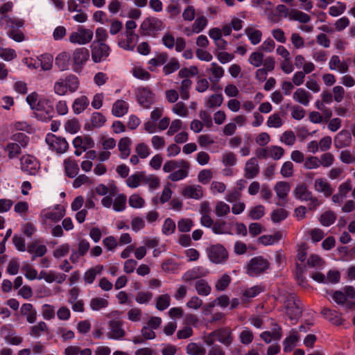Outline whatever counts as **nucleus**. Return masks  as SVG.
<instances>
[{
    "label": "nucleus",
    "instance_id": "1a4fd4ad",
    "mask_svg": "<svg viewBox=\"0 0 355 355\" xmlns=\"http://www.w3.org/2000/svg\"><path fill=\"white\" fill-rule=\"evenodd\" d=\"M21 170L30 175H35L40 169L39 161L31 155H24L20 158Z\"/></svg>",
    "mask_w": 355,
    "mask_h": 355
},
{
    "label": "nucleus",
    "instance_id": "423d86ee",
    "mask_svg": "<svg viewBox=\"0 0 355 355\" xmlns=\"http://www.w3.org/2000/svg\"><path fill=\"white\" fill-rule=\"evenodd\" d=\"M207 252L209 259L216 264L225 263L229 257L227 250L219 243L211 245L207 249Z\"/></svg>",
    "mask_w": 355,
    "mask_h": 355
},
{
    "label": "nucleus",
    "instance_id": "09e8293b",
    "mask_svg": "<svg viewBox=\"0 0 355 355\" xmlns=\"http://www.w3.org/2000/svg\"><path fill=\"white\" fill-rule=\"evenodd\" d=\"M223 102V96L221 94L211 95L205 102V105L208 108H214L220 107Z\"/></svg>",
    "mask_w": 355,
    "mask_h": 355
},
{
    "label": "nucleus",
    "instance_id": "4468645a",
    "mask_svg": "<svg viewBox=\"0 0 355 355\" xmlns=\"http://www.w3.org/2000/svg\"><path fill=\"white\" fill-rule=\"evenodd\" d=\"M334 301L343 306L345 311H352L355 309V302L349 300L345 294L341 291H336L332 294Z\"/></svg>",
    "mask_w": 355,
    "mask_h": 355
},
{
    "label": "nucleus",
    "instance_id": "79ce46f5",
    "mask_svg": "<svg viewBox=\"0 0 355 355\" xmlns=\"http://www.w3.org/2000/svg\"><path fill=\"white\" fill-rule=\"evenodd\" d=\"M186 353L189 355H205L206 349L198 343H190L186 347Z\"/></svg>",
    "mask_w": 355,
    "mask_h": 355
},
{
    "label": "nucleus",
    "instance_id": "c85d7f7f",
    "mask_svg": "<svg viewBox=\"0 0 355 355\" xmlns=\"http://www.w3.org/2000/svg\"><path fill=\"white\" fill-rule=\"evenodd\" d=\"M70 58L71 55L69 53L66 51H63L56 56L55 59V64L60 71H66L69 69Z\"/></svg>",
    "mask_w": 355,
    "mask_h": 355
},
{
    "label": "nucleus",
    "instance_id": "ea45409f",
    "mask_svg": "<svg viewBox=\"0 0 355 355\" xmlns=\"http://www.w3.org/2000/svg\"><path fill=\"white\" fill-rule=\"evenodd\" d=\"M5 150L8 152V157L10 159L17 158L21 153V147L17 143H8Z\"/></svg>",
    "mask_w": 355,
    "mask_h": 355
},
{
    "label": "nucleus",
    "instance_id": "3c124183",
    "mask_svg": "<svg viewBox=\"0 0 355 355\" xmlns=\"http://www.w3.org/2000/svg\"><path fill=\"white\" fill-rule=\"evenodd\" d=\"M297 340L298 337L295 334L286 337L283 342L284 352L286 353L291 352L296 345Z\"/></svg>",
    "mask_w": 355,
    "mask_h": 355
},
{
    "label": "nucleus",
    "instance_id": "de8ad7c7",
    "mask_svg": "<svg viewBox=\"0 0 355 355\" xmlns=\"http://www.w3.org/2000/svg\"><path fill=\"white\" fill-rule=\"evenodd\" d=\"M290 19L306 24L311 20V17L306 13L295 9H293L290 11Z\"/></svg>",
    "mask_w": 355,
    "mask_h": 355
},
{
    "label": "nucleus",
    "instance_id": "37998d69",
    "mask_svg": "<svg viewBox=\"0 0 355 355\" xmlns=\"http://www.w3.org/2000/svg\"><path fill=\"white\" fill-rule=\"evenodd\" d=\"M282 237L280 232H276L273 235H263L259 238V243L264 245H272L279 241Z\"/></svg>",
    "mask_w": 355,
    "mask_h": 355
},
{
    "label": "nucleus",
    "instance_id": "f704fd0d",
    "mask_svg": "<svg viewBox=\"0 0 355 355\" xmlns=\"http://www.w3.org/2000/svg\"><path fill=\"white\" fill-rule=\"evenodd\" d=\"M128 110V104L123 100H117L112 106V114L117 117L125 115Z\"/></svg>",
    "mask_w": 355,
    "mask_h": 355
},
{
    "label": "nucleus",
    "instance_id": "8fccbe9b",
    "mask_svg": "<svg viewBox=\"0 0 355 355\" xmlns=\"http://www.w3.org/2000/svg\"><path fill=\"white\" fill-rule=\"evenodd\" d=\"M180 67V64L179 61L175 58H172L170 59L169 62L164 65L163 67V72L165 75H169Z\"/></svg>",
    "mask_w": 355,
    "mask_h": 355
},
{
    "label": "nucleus",
    "instance_id": "f3484780",
    "mask_svg": "<svg viewBox=\"0 0 355 355\" xmlns=\"http://www.w3.org/2000/svg\"><path fill=\"white\" fill-rule=\"evenodd\" d=\"M216 334L217 340L226 347L230 346L234 340L232 330L229 327L216 329Z\"/></svg>",
    "mask_w": 355,
    "mask_h": 355
},
{
    "label": "nucleus",
    "instance_id": "f257e3e1",
    "mask_svg": "<svg viewBox=\"0 0 355 355\" xmlns=\"http://www.w3.org/2000/svg\"><path fill=\"white\" fill-rule=\"evenodd\" d=\"M24 25V20L8 15L0 17V26L7 35L17 42L25 40L26 36L20 30Z\"/></svg>",
    "mask_w": 355,
    "mask_h": 355
},
{
    "label": "nucleus",
    "instance_id": "4be33fe9",
    "mask_svg": "<svg viewBox=\"0 0 355 355\" xmlns=\"http://www.w3.org/2000/svg\"><path fill=\"white\" fill-rule=\"evenodd\" d=\"M293 195L295 198L302 201H308L313 195L309 190L306 184L302 182L298 184L293 190Z\"/></svg>",
    "mask_w": 355,
    "mask_h": 355
},
{
    "label": "nucleus",
    "instance_id": "a211bd4d",
    "mask_svg": "<svg viewBox=\"0 0 355 355\" xmlns=\"http://www.w3.org/2000/svg\"><path fill=\"white\" fill-rule=\"evenodd\" d=\"M321 313L326 320L336 326L342 325L345 321L342 316V313H338L337 311L334 309L323 308Z\"/></svg>",
    "mask_w": 355,
    "mask_h": 355
},
{
    "label": "nucleus",
    "instance_id": "4c0bfd02",
    "mask_svg": "<svg viewBox=\"0 0 355 355\" xmlns=\"http://www.w3.org/2000/svg\"><path fill=\"white\" fill-rule=\"evenodd\" d=\"M64 81L65 85L71 93H73L78 90L80 83L76 76L73 74H69L65 77Z\"/></svg>",
    "mask_w": 355,
    "mask_h": 355
},
{
    "label": "nucleus",
    "instance_id": "58836bf2",
    "mask_svg": "<svg viewBox=\"0 0 355 355\" xmlns=\"http://www.w3.org/2000/svg\"><path fill=\"white\" fill-rule=\"evenodd\" d=\"M180 169L173 171L170 173V175L168 176V178L173 182H177L181 180H183L184 178H187L188 176V171L190 168V164L188 162V166L187 167H180Z\"/></svg>",
    "mask_w": 355,
    "mask_h": 355
},
{
    "label": "nucleus",
    "instance_id": "680f3d73",
    "mask_svg": "<svg viewBox=\"0 0 355 355\" xmlns=\"http://www.w3.org/2000/svg\"><path fill=\"white\" fill-rule=\"evenodd\" d=\"M168 58V53L166 52H162L157 54L155 58L150 59L148 62V64L154 67L161 66L166 62Z\"/></svg>",
    "mask_w": 355,
    "mask_h": 355
},
{
    "label": "nucleus",
    "instance_id": "2eb2a0df",
    "mask_svg": "<svg viewBox=\"0 0 355 355\" xmlns=\"http://www.w3.org/2000/svg\"><path fill=\"white\" fill-rule=\"evenodd\" d=\"M123 322L119 320H112L109 321L110 332L107 334L108 338L119 340L124 337L125 332L122 328Z\"/></svg>",
    "mask_w": 355,
    "mask_h": 355
},
{
    "label": "nucleus",
    "instance_id": "13d9d810",
    "mask_svg": "<svg viewBox=\"0 0 355 355\" xmlns=\"http://www.w3.org/2000/svg\"><path fill=\"white\" fill-rule=\"evenodd\" d=\"M265 291V286L262 285H256L246 289L243 293V297L247 298L254 297Z\"/></svg>",
    "mask_w": 355,
    "mask_h": 355
},
{
    "label": "nucleus",
    "instance_id": "9d476101",
    "mask_svg": "<svg viewBox=\"0 0 355 355\" xmlns=\"http://www.w3.org/2000/svg\"><path fill=\"white\" fill-rule=\"evenodd\" d=\"M153 93L148 87H140L136 92L138 103L144 109H148L154 103Z\"/></svg>",
    "mask_w": 355,
    "mask_h": 355
},
{
    "label": "nucleus",
    "instance_id": "20e7f679",
    "mask_svg": "<svg viewBox=\"0 0 355 355\" xmlns=\"http://www.w3.org/2000/svg\"><path fill=\"white\" fill-rule=\"evenodd\" d=\"M71 69L78 73H80L84 66L89 60V51L85 47L76 49L71 55Z\"/></svg>",
    "mask_w": 355,
    "mask_h": 355
},
{
    "label": "nucleus",
    "instance_id": "4d7b16f0",
    "mask_svg": "<svg viewBox=\"0 0 355 355\" xmlns=\"http://www.w3.org/2000/svg\"><path fill=\"white\" fill-rule=\"evenodd\" d=\"M90 307L93 311H99L108 305L107 300L101 297H94L90 301Z\"/></svg>",
    "mask_w": 355,
    "mask_h": 355
},
{
    "label": "nucleus",
    "instance_id": "cd10ccee",
    "mask_svg": "<svg viewBox=\"0 0 355 355\" xmlns=\"http://www.w3.org/2000/svg\"><path fill=\"white\" fill-rule=\"evenodd\" d=\"M91 125L85 124V129L87 130L92 128H100L106 122V118L101 112H94L91 116Z\"/></svg>",
    "mask_w": 355,
    "mask_h": 355
},
{
    "label": "nucleus",
    "instance_id": "b1692460",
    "mask_svg": "<svg viewBox=\"0 0 355 355\" xmlns=\"http://www.w3.org/2000/svg\"><path fill=\"white\" fill-rule=\"evenodd\" d=\"M64 166L66 175L70 178L76 177L79 172V166L77 162L71 157H68L64 161Z\"/></svg>",
    "mask_w": 355,
    "mask_h": 355
},
{
    "label": "nucleus",
    "instance_id": "a18cd8bd",
    "mask_svg": "<svg viewBox=\"0 0 355 355\" xmlns=\"http://www.w3.org/2000/svg\"><path fill=\"white\" fill-rule=\"evenodd\" d=\"M192 81L190 79H184L181 82L179 88V92L183 100H188L190 97L189 90L192 85Z\"/></svg>",
    "mask_w": 355,
    "mask_h": 355
},
{
    "label": "nucleus",
    "instance_id": "0e129e2a",
    "mask_svg": "<svg viewBox=\"0 0 355 355\" xmlns=\"http://www.w3.org/2000/svg\"><path fill=\"white\" fill-rule=\"evenodd\" d=\"M170 301V296L168 294L162 295L157 300L156 308L159 311H164L169 306Z\"/></svg>",
    "mask_w": 355,
    "mask_h": 355
},
{
    "label": "nucleus",
    "instance_id": "052dcab7",
    "mask_svg": "<svg viewBox=\"0 0 355 355\" xmlns=\"http://www.w3.org/2000/svg\"><path fill=\"white\" fill-rule=\"evenodd\" d=\"M0 58L5 61L10 62L17 58V53L12 49L1 47Z\"/></svg>",
    "mask_w": 355,
    "mask_h": 355
},
{
    "label": "nucleus",
    "instance_id": "412c9836",
    "mask_svg": "<svg viewBox=\"0 0 355 355\" xmlns=\"http://www.w3.org/2000/svg\"><path fill=\"white\" fill-rule=\"evenodd\" d=\"M259 172L258 162L255 157H252L247 161L245 166L244 176L247 179L255 178Z\"/></svg>",
    "mask_w": 355,
    "mask_h": 355
},
{
    "label": "nucleus",
    "instance_id": "69168bd1",
    "mask_svg": "<svg viewBox=\"0 0 355 355\" xmlns=\"http://www.w3.org/2000/svg\"><path fill=\"white\" fill-rule=\"evenodd\" d=\"M53 91L55 94L59 96H64L67 94L69 89L64 84V81L63 78L58 79L55 83L53 86Z\"/></svg>",
    "mask_w": 355,
    "mask_h": 355
},
{
    "label": "nucleus",
    "instance_id": "e2e57ef3",
    "mask_svg": "<svg viewBox=\"0 0 355 355\" xmlns=\"http://www.w3.org/2000/svg\"><path fill=\"white\" fill-rule=\"evenodd\" d=\"M193 226V222L190 218H181L178 222V228L180 232H188Z\"/></svg>",
    "mask_w": 355,
    "mask_h": 355
},
{
    "label": "nucleus",
    "instance_id": "5fc2aeb1",
    "mask_svg": "<svg viewBox=\"0 0 355 355\" xmlns=\"http://www.w3.org/2000/svg\"><path fill=\"white\" fill-rule=\"evenodd\" d=\"M127 198L125 194H119L114 202L113 209L116 211H121L125 209L126 205Z\"/></svg>",
    "mask_w": 355,
    "mask_h": 355
},
{
    "label": "nucleus",
    "instance_id": "39448f33",
    "mask_svg": "<svg viewBox=\"0 0 355 355\" xmlns=\"http://www.w3.org/2000/svg\"><path fill=\"white\" fill-rule=\"evenodd\" d=\"M35 110L40 112V113H35V114L38 119L42 121L50 120L54 114L52 101L45 97H40Z\"/></svg>",
    "mask_w": 355,
    "mask_h": 355
},
{
    "label": "nucleus",
    "instance_id": "774afa93",
    "mask_svg": "<svg viewBox=\"0 0 355 355\" xmlns=\"http://www.w3.org/2000/svg\"><path fill=\"white\" fill-rule=\"evenodd\" d=\"M230 206L223 201H219L216 203L215 207L216 215L218 217L226 216L230 213Z\"/></svg>",
    "mask_w": 355,
    "mask_h": 355
},
{
    "label": "nucleus",
    "instance_id": "6e6552de",
    "mask_svg": "<svg viewBox=\"0 0 355 355\" xmlns=\"http://www.w3.org/2000/svg\"><path fill=\"white\" fill-rule=\"evenodd\" d=\"M45 140L49 148L58 154H62L69 148V144L64 137L49 133Z\"/></svg>",
    "mask_w": 355,
    "mask_h": 355
},
{
    "label": "nucleus",
    "instance_id": "ddd939ff",
    "mask_svg": "<svg viewBox=\"0 0 355 355\" xmlns=\"http://www.w3.org/2000/svg\"><path fill=\"white\" fill-rule=\"evenodd\" d=\"M93 37V32L86 28H80L78 32H74L69 36L71 43L85 44L91 42Z\"/></svg>",
    "mask_w": 355,
    "mask_h": 355
},
{
    "label": "nucleus",
    "instance_id": "9b49d317",
    "mask_svg": "<svg viewBox=\"0 0 355 355\" xmlns=\"http://www.w3.org/2000/svg\"><path fill=\"white\" fill-rule=\"evenodd\" d=\"M92 59L96 62H100L109 56L110 52V46L105 43L93 42L91 46Z\"/></svg>",
    "mask_w": 355,
    "mask_h": 355
},
{
    "label": "nucleus",
    "instance_id": "7ed1b4c3",
    "mask_svg": "<svg viewBox=\"0 0 355 355\" xmlns=\"http://www.w3.org/2000/svg\"><path fill=\"white\" fill-rule=\"evenodd\" d=\"M270 267L269 261L262 256L253 257L248 262L246 272L251 277H257L266 272Z\"/></svg>",
    "mask_w": 355,
    "mask_h": 355
},
{
    "label": "nucleus",
    "instance_id": "c03bdc74",
    "mask_svg": "<svg viewBox=\"0 0 355 355\" xmlns=\"http://www.w3.org/2000/svg\"><path fill=\"white\" fill-rule=\"evenodd\" d=\"M336 218V214L333 211L329 210L321 214L320 223L323 226L329 227L335 223Z\"/></svg>",
    "mask_w": 355,
    "mask_h": 355
},
{
    "label": "nucleus",
    "instance_id": "603ef678",
    "mask_svg": "<svg viewBox=\"0 0 355 355\" xmlns=\"http://www.w3.org/2000/svg\"><path fill=\"white\" fill-rule=\"evenodd\" d=\"M40 65L44 71H49L52 69L53 57L51 54L45 53L40 56Z\"/></svg>",
    "mask_w": 355,
    "mask_h": 355
},
{
    "label": "nucleus",
    "instance_id": "864d4df0",
    "mask_svg": "<svg viewBox=\"0 0 355 355\" xmlns=\"http://www.w3.org/2000/svg\"><path fill=\"white\" fill-rule=\"evenodd\" d=\"M207 23L208 20L205 17L200 16L197 17L192 25L193 32L196 33H199L207 26Z\"/></svg>",
    "mask_w": 355,
    "mask_h": 355
},
{
    "label": "nucleus",
    "instance_id": "a19ab883",
    "mask_svg": "<svg viewBox=\"0 0 355 355\" xmlns=\"http://www.w3.org/2000/svg\"><path fill=\"white\" fill-rule=\"evenodd\" d=\"M245 32L253 45H256L261 42L262 37V33L261 31L248 27L245 28Z\"/></svg>",
    "mask_w": 355,
    "mask_h": 355
},
{
    "label": "nucleus",
    "instance_id": "f03ea898",
    "mask_svg": "<svg viewBox=\"0 0 355 355\" xmlns=\"http://www.w3.org/2000/svg\"><path fill=\"white\" fill-rule=\"evenodd\" d=\"M286 313L291 320H297L302 315L301 302L294 293L285 292L281 295Z\"/></svg>",
    "mask_w": 355,
    "mask_h": 355
},
{
    "label": "nucleus",
    "instance_id": "393cba45",
    "mask_svg": "<svg viewBox=\"0 0 355 355\" xmlns=\"http://www.w3.org/2000/svg\"><path fill=\"white\" fill-rule=\"evenodd\" d=\"M182 195L187 198L198 200L202 197L203 193L201 186L193 185L185 187L182 191Z\"/></svg>",
    "mask_w": 355,
    "mask_h": 355
},
{
    "label": "nucleus",
    "instance_id": "6e6d98bb",
    "mask_svg": "<svg viewBox=\"0 0 355 355\" xmlns=\"http://www.w3.org/2000/svg\"><path fill=\"white\" fill-rule=\"evenodd\" d=\"M11 139L19 144L21 148H26L29 142V137L24 133L18 132L12 135Z\"/></svg>",
    "mask_w": 355,
    "mask_h": 355
},
{
    "label": "nucleus",
    "instance_id": "c756f323",
    "mask_svg": "<svg viewBox=\"0 0 355 355\" xmlns=\"http://www.w3.org/2000/svg\"><path fill=\"white\" fill-rule=\"evenodd\" d=\"M126 40L120 41L119 45L125 50L133 51L138 41V35L135 33H125Z\"/></svg>",
    "mask_w": 355,
    "mask_h": 355
},
{
    "label": "nucleus",
    "instance_id": "bf43d9fd",
    "mask_svg": "<svg viewBox=\"0 0 355 355\" xmlns=\"http://www.w3.org/2000/svg\"><path fill=\"white\" fill-rule=\"evenodd\" d=\"M231 282V277L227 274H224L222 277L216 282L215 288L217 291H225L230 285Z\"/></svg>",
    "mask_w": 355,
    "mask_h": 355
},
{
    "label": "nucleus",
    "instance_id": "a878e982",
    "mask_svg": "<svg viewBox=\"0 0 355 355\" xmlns=\"http://www.w3.org/2000/svg\"><path fill=\"white\" fill-rule=\"evenodd\" d=\"M20 313L22 315H25L28 323L33 324L37 320V311L33 308V304L25 303L22 304L20 309Z\"/></svg>",
    "mask_w": 355,
    "mask_h": 355
},
{
    "label": "nucleus",
    "instance_id": "7c9ffc66",
    "mask_svg": "<svg viewBox=\"0 0 355 355\" xmlns=\"http://www.w3.org/2000/svg\"><path fill=\"white\" fill-rule=\"evenodd\" d=\"M103 270V266L100 264L89 268L84 274L83 279L85 282L89 284H92L94 282L96 275L101 274Z\"/></svg>",
    "mask_w": 355,
    "mask_h": 355
},
{
    "label": "nucleus",
    "instance_id": "bb28decb",
    "mask_svg": "<svg viewBox=\"0 0 355 355\" xmlns=\"http://www.w3.org/2000/svg\"><path fill=\"white\" fill-rule=\"evenodd\" d=\"M132 141L130 138L124 137L121 138L118 144L119 150L120 151V157L121 159H126L130 155V146Z\"/></svg>",
    "mask_w": 355,
    "mask_h": 355
},
{
    "label": "nucleus",
    "instance_id": "72a5a7b5",
    "mask_svg": "<svg viewBox=\"0 0 355 355\" xmlns=\"http://www.w3.org/2000/svg\"><path fill=\"white\" fill-rule=\"evenodd\" d=\"M89 104V101L85 96H81L76 98L72 105V109L75 114L82 113Z\"/></svg>",
    "mask_w": 355,
    "mask_h": 355
},
{
    "label": "nucleus",
    "instance_id": "e433bc0d",
    "mask_svg": "<svg viewBox=\"0 0 355 355\" xmlns=\"http://www.w3.org/2000/svg\"><path fill=\"white\" fill-rule=\"evenodd\" d=\"M188 166V161L184 159L180 160H168L165 162L163 166V171L165 173H170L179 167H187Z\"/></svg>",
    "mask_w": 355,
    "mask_h": 355
},
{
    "label": "nucleus",
    "instance_id": "49530a36",
    "mask_svg": "<svg viewBox=\"0 0 355 355\" xmlns=\"http://www.w3.org/2000/svg\"><path fill=\"white\" fill-rule=\"evenodd\" d=\"M210 71L213 75V78H209V80L212 83H218L219 80L224 76V69L223 67L218 65L215 62L211 63Z\"/></svg>",
    "mask_w": 355,
    "mask_h": 355
},
{
    "label": "nucleus",
    "instance_id": "f8f14e48",
    "mask_svg": "<svg viewBox=\"0 0 355 355\" xmlns=\"http://www.w3.org/2000/svg\"><path fill=\"white\" fill-rule=\"evenodd\" d=\"M274 190L277 197L276 205L280 207L284 206L287 202V196L291 190V184L285 181L276 183Z\"/></svg>",
    "mask_w": 355,
    "mask_h": 355
},
{
    "label": "nucleus",
    "instance_id": "6ab92c4d",
    "mask_svg": "<svg viewBox=\"0 0 355 355\" xmlns=\"http://www.w3.org/2000/svg\"><path fill=\"white\" fill-rule=\"evenodd\" d=\"M351 133L347 130L340 131L334 139V146L338 149L348 147L351 145Z\"/></svg>",
    "mask_w": 355,
    "mask_h": 355
},
{
    "label": "nucleus",
    "instance_id": "338daca9",
    "mask_svg": "<svg viewBox=\"0 0 355 355\" xmlns=\"http://www.w3.org/2000/svg\"><path fill=\"white\" fill-rule=\"evenodd\" d=\"M263 53L259 51L253 52L249 57V62L255 67L261 66L263 60Z\"/></svg>",
    "mask_w": 355,
    "mask_h": 355
},
{
    "label": "nucleus",
    "instance_id": "aec40b11",
    "mask_svg": "<svg viewBox=\"0 0 355 355\" xmlns=\"http://www.w3.org/2000/svg\"><path fill=\"white\" fill-rule=\"evenodd\" d=\"M209 273V271L207 269L205 268L202 266H197L194 267L191 270H189L187 271L182 278L186 282H189L191 280L195 279H200L202 277L207 276V275Z\"/></svg>",
    "mask_w": 355,
    "mask_h": 355
},
{
    "label": "nucleus",
    "instance_id": "473e14b6",
    "mask_svg": "<svg viewBox=\"0 0 355 355\" xmlns=\"http://www.w3.org/2000/svg\"><path fill=\"white\" fill-rule=\"evenodd\" d=\"M49 329L46 323L40 321L37 324L30 327L29 335L33 338H39L44 334H49Z\"/></svg>",
    "mask_w": 355,
    "mask_h": 355
},
{
    "label": "nucleus",
    "instance_id": "0eeeda50",
    "mask_svg": "<svg viewBox=\"0 0 355 355\" xmlns=\"http://www.w3.org/2000/svg\"><path fill=\"white\" fill-rule=\"evenodd\" d=\"M163 29V22L155 17H148L144 20L140 26L141 35H154L155 32Z\"/></svg>",
    "mask_w": 355,
    "mask_h": 355
},
{
    "label": "nucleus",
    "instance_id": "c9c22d12",
    "mask_svg": "<svg viewBox=\"0 0 355 355\" xmlns=\"http://www.w3.org/2000/svg\"><path fill=\"white\" fill-rule=\"evenodd\" d=\"M195 289L197 293L201 296H207L211 291V286L204 279H198L195 282Z\"/></svg>",
    "mask_w": 355,
    "mask_h": 355
},
{
    "label": "nucleus",
    "instance_id": "dca6fc26",
    "mask_svg": "<svg viewBox=\"0 0 355 355\" xmlns=\"http://www.w3.org/2000/svg\"><path fill=\"white\" fill-rule=\"evenodd\" d=\"M90 248L89 243L85 239H80L78 243V250H72L69 257L70 261L76 264L78 262L80 257L85 256Z\"/></svg>",
    "mask_w": 355,
    "mask_h": 355
},
{
    "label": "nucleus",
    "instance_id": "5701e85b",
    "mask_svg": "<svg viewBox=\"0 0 355 355\" xmlns=\"http://www.w3.org/2000/svg\"><path fill=\"white\" fill-rule=\"evenodd\" d=\"M314 187L320 193H323L326 198L331 196L334 192V189L331 184L323 178H318L315 180Z\"/></svg>",
    "mask_w": 355,
    "mask_h": 355
},
{
    "label": "nucleus",
    "instance_id": "2f4dec72",
    "mask_svg": "<svg viewBox=\"0 0 355 355\" xmlns=\"http://www.w3.org/2000/svg\"><path fill=\"white\" fill-rule=\"evenodd\" d=\"M311 94L302 88L297 89L293 94V99L303 105H308L311 98Z\"/></svg>",
    "mask_w": 355,
    "mask_h": 355
}]
</instances>
